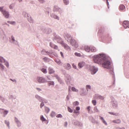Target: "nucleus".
Masks as SVG:
<instances>
[{
	"instance_id": "nucleus-12",
	"label": "nucleus",
	"mask_w": 129,
	"mask_h": 129,
	"mask_svg": "<svg viewBox=\"0 0 129 129\" xmlns=\"http://www.w3.org/2000/svg\"><path fill=\"white\" fill-rule=\"evenodd\" d=\"M14 120L18 127H19L21 126V122L16 117H14Z\"/></svg>"
},
{
	"instance_id": "nucleus-24",
	"label": "nucleus",
	"mask_w": 129,
	"mask_h": 129,
	"mask_svg": "<svg viewBox=\"0 0 129 129\" xmlns=\"http://www.w3.org/2000/svg\"><path fill=\"white\" fill-rule=\"evenodd\" d=\"M9 97L10 98H12V101L15 104H16V100L14 101H13V100L14 99H15L16 98V97L15 96H14L13 95L11 94L9 95Z\"/></svg>"
},
{
	"instance_id": "nucleus-6",
	"label": "nucleus",
	"mask_w": 129,
	"mask_h": 129,
	"mask_svg": "<svg viewBox=\"0 0 129 129\" xmlns=\"http://www.w3.org/2000/svg\"><path fill=\"white\" fill-rule=\"evenodd\" d=\"M79 93L80 95L84 96L86 95L87 93V92L84 88H81L79 89Z\"/></svg>"
},
{
	"instance_id": "nucleus-14",
	"label": "nucleus",
	"mask_w": 129,
	"mask_h": 129,
	"mask_svg": "<svg viewBox=\"0 0 129 129\" xmlns=\"http://www.w3.org/2000/svg\"><path fill=\"white\" fill-rule=\"evenodd\" d=\"M65 76L66 77V81L68 85H69L70 83V81L71 80V77L69 74H64Z\"/></svg>"
},
{
	"instance_id": "nucleus-48",
	"label": "nucleus",
	"mask_w": 129,
	"mask_h": 129,
	"mask_svg": "<svg viewBox=\"0 0 129 129\" xmlns=\"http://www.w3.org/2000/svg\"><path fill=\"white\" fill-rule=\"evenodd\" d=\"M90 50L92 52H95L96 51V49L94 47L91 46Z\"/></svg>"
},
{
	"instance_id": "nucleus-15",
	"label": "nucleus",
	"mask_w": 129,
	"mask_h": 129,
	"mask_svg": "<svg viewBox=\"0 0 129 129\" xmlns=\"http://www.w3.org/2000/svg\"><path fill=\"white\" fill-rule=\"evenodd\" d=\"M94 97L95 99H100L101 100H103L104 99V97L98 94H96L94 96Z\"/></svg>"
},
{
	"instance_id": "nucleus-57",
	"label": "nucleus",
	"mask_w": 129,
	"mask_h": 129,
	"mask_svg": "<svg viewBox=\"0 0 129 129\" xmlns=\"http://www.w3.org/2000/svg\"><path fill=\"white\" fill-rule=\"evenodd\" d=\"M77 126H79L80 127H82L83 126V124L81 122L78 121Z\"/></svg>"
},
{
	"instance_id": "nucleus-29",
	"label": "nucleus",
	"mask_w": 129,
	"mask_h": 129,
	"mask_svg": "<svg viewBox=\"0 0 129 129\" xmlns=\"http://www.w3.org/2000/svg\"><path fill=\"white\" fill-rule=\"evenodd\" d=\"M91 47H89L87 46H85L84 49L87 52H89L90 51Z\"/></svg>"
},
{
	"instance_id": "nucleus-5",
	"label": "nucleus",
	"mask_w": 129,
	"mask_h": 129,
	"mask_svg": "<svg viewBox=\"0 0 129 129\" xmlns=\"http://www.w3.org/2000/svg\"><path fill=\"white\" fill-rule=\"evenodd\" d=\"M63 36L65 39L69 42L73 38L70 34L66 32L64 33Z\"/></svg>"
},
{
	"instance_id": "nucleus-46",
	"label": "nucleus",
	"mask_w": 129,
	"mask_h": 129,
	"mask_svg": "<svg viewBox=\"0 0 129 129\" xmlns=\"http://www.w3.org/2000/svg\"><path fill=\"white\" fill-rule=\"evenodd\" d=\"M41 70L44 74H46L47 73V71L46 69L43 68L41 69Z\"/></svg>"
},
{
	"instance_id": "nucleus-40",
	"label": "nucleus",
	"mask_w": 129,
	"mask_h": 129,
	"mask_svg": "<svg viewBox=\"0 0 129 129\" xmlns=\"http://www.w3.org/2000/svg\"><path fill=\"white\" fill-rule=\"evenodd\" d=\"M71 90L73 91L77 92H78L79 90L76 89L74 87H71Z\"/></svg>"
},
{
	"instance_id": "nucleus-34",
	"label": "nucleus",
	"mask_w": 129,
	"mask_h": 129,
	"mask_svg": "<svg viewBox=\"0 0 129 129\" xmlns=\"http://www.w3.org/2000/svg\"><path fill=\"white\" fill-rule=\"evenodd\" d=\"M1 100L4 103L6 104L7 103V101L6 99L3 97L1 96Z\"/></svg>"
},
{
	"instance_id": "nucleus-18",
	"label": "nucleus",
	"mask_w": 129,
	"mask_h": 129,
	"mask_svg": "<svg viewBox=\"0 0 129 129\" xmlns=\"http://www.w3.org/2000/svg\"><path fill=\"white\" fill-rule=\"evenodd\" d=\"M43 31L44 33L49 34L51 32V30L50 28H44L43 30Z\"/></svg>"
},
{
	"instance_id": "nucleus-51",
	"label": "nucleus",
	"mask_w": 129,
	"mask_h": 129,
	"mask_svg": "<svg viewBox=\"0 0 129 129\" xmlns=\"http://www.w3.org/2000/svg\"><path fill=\"white\" fill-rule=\"evenodd\" d=\"M45 110L46 112L48 113L49 112L50 109L48 107H46L45 108Z\"/></svg>"
},
{
	"instance_id": "nucleus-7",
	"label": "nucleus",
	"mask_w": 129,
	"mask_h": 129,
	"mask_svg": "<svg viewBox=\"0 0 129 129\" xmlns=\"http://www.w3.org/2000/svg\"><path fill=\"white\" fill-rule=\"evenodd\" d=\"M1 62L4 63L5 65L7 68L9 67V63L8 61L2 57L1 56Z\"/></svg>"
},
{
	"instance_id": "nucleus-60",
	"label": "nucleus",
	"mask_w": 129,
	"mask_h": 129,
	"mask_svg": "<svg viewBox=\"0 0 129 129\" xmlns=\"http://www.w3.org/2000/svg\"><path fill=\"white\" fill-rule=\"evenodd\" d=\"M56 117L57 118H61L62 117V116L61 114H59L57 115Z\"/></svg>"
},
{
	"instance_id": "nucleus-41",
	"label": "nucleus",
	"mask_w": 129,
	"mask_h": 129,
	"mask_svg": "<svg viewBox=\"0 0 129 129\" xmlns=\"http://www.w3.org/2000/svg\"><path fill=\"white\" fill-rule=\"evenodd\" d=\"M55 113L53 111H52L50 114V116L51 117H53L55 116Z\"/></svg>"
},
{
	"instance_id": "nucleus-30",
	"label": "nucleus",
	"mask_w": 129,
	"mask_h": 129,
	"mask_svg": "<svg viewBox=\"0 0 129 129\" xmlns=\"http://www.w3.org/2000/svg\"><path fill=\"white\" fill-rule=\"evenodd\" d=\"M100 119L101 120L102 122L106 125H107V123L105 120L104 119V118L101 116H99Z\"/></svg>"
},
{
	"instance_id": "nucleus-2",
	"label": "nucleus",
	"mask_w": 129,
	"mask_h": 129,
	"mask_svg": "<svg viewBox=\"0 0 129 129\" xmlns=\"http://www.w3.org/2000/svg\"><path fill=\"white\" fill-rule=\"evenodd\" d=\"M89 70L90 74L91 75H94L98 71V69L97 67L92 66H89Z\"/></svg>"
},
{
	"instance_id": "nucleus-58",
	"label": "nucleus",
	"mask_w": 129,
	"mask_h": 129,
	"mask_svg": "<svg viewBox=\"0 0 129 129\" xmlns=\"http://www.w3.org/2000/svg\"><path fill=\"white\" fill-rule=\"evenodd\" d=\"M94 111L96 112H99V110L96 107H94Z\"/></svg>"
},
{
	"instance_id": "nucleus-22",
	"label": "nucleus",
	"mask_w": 129,
	"mask_h": 129,
	"mask_svg": "<svg viewBox=\"0 0 129 129\" xmlns=\"http://www.w3.org/2000/svg\"><path fill=\"white\" fill-rule=\"evenodd\" d=\"M62 45L64 47V48L68 50V51H70L71 50V48L68 45L64 43Z\"/></svg>"
},
{
	"instance_id": "nucleus-10",
	"label": "nucleus",
	"mask_w": 129,
	"mask_h": 129,
	"mask_svg": "<svg viewBox=\"0 0 129 129\" xmlns=\"http://www.w3.org/2000/svg\"><path fill=\"white\" fill-rule=\"evenodd\" d=\"M69 42L72 46H74L75 48H77L78 47L77 42L73 38Z\"/></svg>"
},
{
	"instance_id": "nucleus-8",
	"label": "nucleus",
	"mask_w": 129,
	"mask_h": 129,
	"mask_svg": "<svg viewBox=\"0 0 129 129\" xmlns=\"http://www.w3.org/2000/svg\"><path fill=\"white\" fill-rule=\"evenodd\" d=\"M47 55H49L51 58L53 57L54 56L56 57L57 56V54L52 50H51L49 51H47Z\"/></svg>"
},
{
	"instance_id": "nucleus-19",
	"label": "nucleus",
	"mask_w": 129,
	"mask_h": 129,
	"mask_svg": "<svg viewBox=\"0 0 129 129\" xmlns=\"http://www.w3.org/2000/svg\"><path fill=\"white\" fill-rule=\"evenodd\" d=\"M53 11L55 12H60L61 10L60 8L57 5H55L54 7Z\"/></svg>"
},
{
	"instance_id": "nucleus-36",
	"label": "nucleus",
	"mask_w": 129,
	"mask_h": 129,
	"mask_svg": "<svg viewBox=\"0 0 129 129\" xmlns=\"http://www.w3.org/2000/svg\"><path fill=\"white\" fill-rule=\"evenodd\" d=\"M108 113L110 114L116 116H119V114L117 113H114L111 112H109Z\"/></svg>"
},
{
	"instance_id": "nucleus-1",
	"label": "nucleus",
	"mask_w": 129,
	"mask_h": 129,
	"mask_svg": "<svg viewBox=\"0 0 129 129\" xmlns=\"http://www.w3.org/2000/svg\"><path fill=\"white\" fill-rule=\"evenodd\" d=\"M93 61L95 63L101 64L104 68L108 69L110 68L111 62L105 54H99L93 56Z\"/></svg>"
},
{
	"instance_id": "nucleus-37",
	"label": "nucleus",
	"mask_w": 129,
	"mask_h": 129,
	"mask_svg": "<svg viewBox=\"0 0 129 129\" xmlns=\"http://www.w3.org/2000/svg\"><path fill=\"white\" fill-rule=\"evenodd\" d=\"M22 14L23 16L25 17H28L29 16L28 14L25 11L23 12Z\"/></svg>"
},
{
	"instance_id": "nucleus-39",
	"label": "nucleus",
	"mask_w": 129,
	"mask_h": 129,
	"mask_svg": "<svg viewBox=\"0 0 129 129\" xmlns=\"http://www.w3.org/2000/svg\"><path fill=\"white\" fill-rule=\"evenodd\" d=\"M72 121L73 123L75 125L77 126L79 121L77 120L73 119L72 120Z\"/></svg>"
},
{
	"instance_id": "nucleus-56",
	"label": "nucleus",
	"mask_w": 129,
	"mask_h": 129,
	"mask_svg": "<svg viewBox=\"0 0 129 129\" xmlns=\"http://www.w3.org/2000/svg\"><path fill=\"white\" fill-rule=\"evenodd\" d=\"M64 3L66 5H67L69 4V0H63Z\"/></svg>"
},
{
	"instance_id": "nucleus-53",
	"label": "nucleus",
	"mask_w": 129,
	"mask_h": 129,
	"mask_svg": "<svg viewBox=\"0 0 129 129\" xmlns=\"http://www.w3.org/2000/svg\"><path fill=\"white\" fill-rule=\"evenodd\" d=\"M40 102H41V103L40 104V108L41 109L42 108V107L44 106L45 105L43 102L42 101Z\"/></svg>"
},
{
	"instance_id": "nucleus-33",
	"label": "nucleus",
	"mask_w": 129,
	"mask_h": 129,
	"mask_svg": "<svg viewBox=\"0 0 129 129\" xmlns=\"http://www.w3.org/2000/svg\"><path fill=\"white\" fill-rule=\"evenodd\" d=\"M54 38H53V41H54V40H57L60 37H59L58 35H56V34H55V33H54Z\"/></svg>"
},
{
	"instance_id": "nucleus-50",
	"label": "nucleus",
	"mask_w": 129,
	"mask_h": 129,
	"mask_svg": "<svg viewBox=\"0 0 129 129\" xmlns=\"http://www.w3.org/2000/svg\"><path fill=\"white\" fill-rule=\"evenodd\" d=\"M125 8V6L123 5H121L119 7V9L120 10H122L124 9Z\"/></svg>"
},
{
	"instance_id": "nucleus-45",
	"label": "nucleus",
	"mask_w": 129,
	"mask_h": 129,
	"mask_svg": "<svg viewBox=\"0 0 129 129\" xmlns=\"http://www.w3.org/2000/svg\"><path fill=\"white\" fill-rule=\"evenodd\" d=\"M86 88L88 91H89V90H90L91 89V86L90 85H87L86 86Z\"/></svg>"
},
{
	"instance_id": "nucleus-55",
	"label": "nucleus",
	"mask_w": 129,
	"mask_h": 129,
	"mask_svg": "<svg viewBox=\"0 0 129 129\" xmlns=\"http://www.w3.org/2000/svg\"><path fill=\"white\" fill-rule=\"evenodd\" d=\"M68 111L72 113L73 112V110L71 108L69 107H68Z\"/></svg>"
},
{
	"instance_id": "nucleus-9",
	"label": "nucleus",
	"mask_w": 129,
	"mask_h": 129,
	"mask_svg": "<svg viewBox=\"0 0 129 129\" xmlns=\"http://www.w3.org/2000/svg\"><path fill=\"white\" fill-rule=\"evenodd\" d=\"M10 39V42L11 43L17 45L18 44V42L17 41L15 40L14 37L13 36H11V38H9Z\"/></svg>"
},
{
	"instance_id": "nucleus-31",
	"label": "nucleus",
	"mask_w": 129,
	"mask_h": 129,
	"mask_svg": "<svg viewBox=\"0 0 129 129\" xmlns=\"http://www.w3.org/2000/svg\"><path fill=\"white\" fill-rule=\"evenodd\" d=\"M85 63L83 62H81L78 64V66L80 68H82L84 65Z\"/></svg>"
},
{
	"instance_id": "nucleus-3",
	"label": "nucleus",
	"mask_w": 129,
	"mask_h": 129,
	"mask_svg": "<svg viewBox=\"0 0 129 129\" xmlns=\"http://www.w3.org/2000/svg\"><path fill=\"white\" fill-rule=\"evenodd\" d=\"M111 105L114 109L116 108L118 106V103L117 101L113 98L111 99V101L110 102Z\"/></svg>"
},
{
	"instance_id": "nucleus-52",
	"label": "nucleus",
	"mask_w": 129,
	"mask_h": 129,
	"mask_svg": "<svg viewBox=\"0 0 129 129\" xmlns=\"http://www.w3.org/2000/svg\"><path fill=\"white\" fill-rule=\"evenodd\" d=\"M40 119L42 121H45L46 120V119L44 118V117H43V116L42 115H41L40 116Z\"/></svg>"
},
{
	"instance_id": "nucleus-17",
	"label": "nucleus",
	"mask_w": 129,
	"mask_h": 129,
	"mask_svg": "<svg viewBox=\"0 0 129 129\" xmlns=\"http://www.w3.org/2000/svg\"><path fill=\"white\" fill-rule=\"evenodd\" d=\"M63 67L65 69L68 70L70 69L71 68V65L68 63H66L63 65Z\"/></svg>"
},
{
	"instance_id": "nucleus-20",
	"label": "nucleus",
	"mask_w": 129,
	"mask_h": 129,
	"mask_svg": "<svg viewBox=\"0 0 129 129\" xmlns=\"http://www.w3.org/2000/svg\"><path fill=\"white\" fill-rule=\"evenodd\" d=\"M54 76L58 80V82L60 84H62L63 83V81L61 80L59 76L56 74H54Z\"/></svg>"
},
{
	"instance_id": "nucleus-25",
	"label": "nucleus",
	"mask_w": 129,
	"mask_h": 129,
	"mask_svg": "<svg viewBox=\"0 0 129 129\" xmlns=\"http://www.w3.org/2000/svg\"><path fill=\"white\" fill-rule=\"evenodd\" d=\"M50 16L52 18H53L57 20H59V17H58L54 14L53 13L51 14Z\"/></svg>"
},
{
	"instance_id": "nucleus-32",
	"label": "nucleus",
	"mask_w": 129,
	"mask_h": 129,
	"mask_svg": "<svg viewBox=\"0 0 129 129\" xmlns=\"http://www.w3.org/2000/svg\"><path fill=\"white\" fill-rule=\"evenodd\" d=\"M27 19L28 21L30 23H33V20L32 19V18H31L30 16L29 15V17H27Z\"/></svg>"
},
{
	"instance_id": "nucleus-42",
	"label": "nucleus",
	"mask_w": 129,
	"mask_h": 129,
	"mask_svg": "<svg viewBox=\"0 0 129 129\" xmlns=\"http://www.w3.org/2000/svg\"><path fill=\"white\" fill-rule=\"evenodd\" d=\"M47 51H46L44 49H43L41 51V53L43 55H47Z\"/></svg>"
},
{
	"instance_id": "nucleus-59",
	"label": "nucleus",
	"mask_w": 129,
	"mask_h": 129,
	"mask_svg": "<svg viewBox=\"0 0 129 129\" xmlns=\"http://www.w3.org/2000/svg\"><path fill=\"white\" fill-rule=\"evenodd\" d=\"M74 113L76 114V115L77 116H78L79 114V111H77L76 110L74 111Z\"/></svg>"
},
{
	"instance_id": "nucleus-23",
	"label": "nucleus",
	"mask_w": 129,
	"mask_h": 129,
	"mask_svg": "<svg viewBox=\"0 0 129 129\" xmlns=\"http://www.w3.org/2000/svg\"><path fill=\"white\" fill-rule=\"evenodd\" d=\"M35 98L37 100L39 101L40 102L42 101L43 98L42 97L38 94H37L35 95Z\"/></svg>"
},
{
	"instance_id": "nucleus-49",
	"label": "nucleus",
	"mask_w": 129,
	"mask_h": 129,
	"mask_svg": "<svg viewBox=\"0 0 129 129\" xmlns=\"http://www.w3.org/2000/svg\"><path fill=\"white\" fill-rule=\"evenodd\" d=\"M91 109V107L90 106H88L87 107V109L88 111V113H92V112L90 111Z\"/></svg>"
},
{
	"instance_id": "nucleus-61",
	"label": "nucleus",
	"mask_w": 129,
	"mask_h": 129,
	"mask_svg": "<svg viewBox=\"0 0 129 129\" xmlns=\"http://www.w3.org/2000/svg\"><path fill=\"white\" fill-rule=\"evenodd\" d=\"M73 105L75 106H76L78 105L79 104V103L77 102L76 101L74 102L73 103Z\"/></svg>"
},
{
	"instance_id": "nucleus-43",
	"label": "nucleus",
	"mask_w": 129,
	"mask_h": 129,
	"mask_svg": "<svg viewBox=\"0 0 129 129\" xmlns=\"http://www.w3.org/2000/svg\"><path fill=\"white\" fill-rule=\"evenodd\" d=\"M55 62L58 65H60L61 63V62L60 60L58 59H56L55 60Z\"/></svg>"
},
{
	"instance_id": "nucleus-35",
	"label": "nucleus",
	"mask_w": 129,
	"mask_h": 129,
	"mask_svg": "<svg viewBox=\"0 0 129 129\" xmlns=\"http://www.w3.org/2000/svg\"><path fill=\"white\" fill-rule=\"evenodd\" d=\"M48 86H49L51 85H53L54 86V82L53 81H50L48 82Z\"/></svg>"
},
{
	"instance_id": "nucleus-54",
	"label": "nucleus",
	"mask_w": 129,
	"mask_h": 129,
	"mask_svg": "<svg viewBox=\"0 0 129 129\" xmlns=\"http://www.w3.org/2000/svg\"><path fill=\"white\" fill-rule=\"evenodd\" d=\"M1 69H2L3 71L5 69H6L3 65L2 64H1Z\"/></svg>"
},
{
	"instance_id": "nucleus-26",
	"label": "nucleus",
	"mask_w": 129,
	"mask_h": 129,
	"mask_svg": "<svg viewBox=\"0 0 129 129\" xmlns=\"http://www.w3.org/2000/svg\"><path fill=\"white\" fill-rule=\"evenodd\" d=\"M50 46L52 48H54L55 49H58V47L57 46L55 45L51 42L50 43Z\"/></svg>"
},
{
	"instance_id": "nucleus-21",
	"label": "nucleus",
	"mask_w": 129,
	"mask_h": 129,
	"mask_svg": "<svg viewBox=\"0 0 129 129\" xmlns=\"http://www.w3.org/2000/svg\"><path fill=\"white\" fill-rule=\"evenodd\" d=\"M89 118V119L91 121L92 123L96 124H98L99 123L98 121L97 120H95L92 116H90Z\"/></svg>"
},
{
	"instance_id": "nucleus-44",
	"label": "nucleus",
	"mask_w": 129,
	"mask_h": 129,
	"mask_svg": "<svg viewBox=\"0 0 129 129\" xmlns=\"http://www.w3.org/2000/svg\"><path fill=\"white\" fill-rule=\"evenodd\" d=\"M5 124L7 125L8 128H10V126H9L10 123L9 121L6 120H5Z\"/></svg>"
},
{
	"instance_id": "nucleus-38",
	"label": "nucleus",
	"mask_w": 129,
	"mask_h": 129,
	"mask_svg": "<svg viewBox=\"0 0 129 129\" xmlns=\"http://www.w3.org/2000/svg\"><path fill=\"white\" fill-rule=\"evenodd\" d=\"M112 122L115 123H120L121 122V121L120 119H117L116 120H113Z\"/></svg>"
},
{
	"instance_id": "nucleus-11",
	"label": "nucleus",
	"mask_w": 129,
	"mask_h": 129,
	"mask_svg": "<svg viewBox=\"0 0 129 129\" xmlns=\"http://www.w3.org/2000/svg\"><path fill=\"white\" fill-rule=\"evenodd\" d=\"M2 13L5 18H9L10 15L8 11L6 10H3Z\"/></svg>"
},
{
	"instance_id": "nucleus-16",
	"label": "nucleus",
	"mask_w": 129,
	"mask_h": 129,
	"mask_svg": "<svg viewBox=\"0 0 129 129\" xmlns=\"http://www.w3.org/2000/svg\"><path fill=\"white\" fill-rule=\"evenodd\" d=\"M123 25L125 28H126L127 27L129 28V21H123Z\"/></svg>"
},
{
	"instance_id": "nucleus-63",
	"label": "nucleus",
	"mask_w": 129,
	"mask_h": 129,
	"mask_svg": "<svg viewBox=\"0 0 129 129\" xmlns=\"http://www.w3.org/2000/svg\"><path fill=\"white\" fill-rule=\"evenodd\" d=\"M92 102L94 105L95 106L96 104V100H93L92 101Z\"/></svg>"
},
{
	"instance_id": "nucleus-28",
	"label": "nucleus",
	"mask_w": 129,
	"mask_h": 129,
	"mask_svg": "<svg viewBox=\"0 0 129 129\" xmlns=\"http://www.w3.org/2000/svg\"><path fill=\"white\" fill-rule=\"evenodd\" d=\"M57 42L58 43L61 44L62 45L64 43V42L60 37L57 40Z\"/></svg>"
},
{
	"instance_id": "nucleus-13",
	"label": "nucleus",
	"mask_w": 129,
	"mask_h": 129,
	"mask_svg": "<svg viewBox=\"0 0 129 129\" xmlns=\"http://www.w3.org/2000/svg\"><path fill=\"white\" fill-rule=\"evenodd\" d=\"M2 111H1V114H2V116L4 117H5L8 114L9 112V111L3 109L1 108V110Z\"/></svg>"
},
{
	"instance_id": "nucleus-64",
	"label": "nucleus",
	"mask_w": 129,
	"mask_h": 129,
	"mask_svg": "<svg viewBox=\"0 0 129 129\" xmlns=\"http://www.w3.org/2000/svg\"><path fill=\"white\" fill-rule=\"evenodd\" d=\"M75 55L78 57L80 56H81V54L80 53L76 52L75 53Z\"/></svg>"
},
{
	"instance_id": "nucleus-47",
	"label": "nucleus",
	"mask_w": 129,
	"mask_h": 129,
	"mask_svg": "<svg viewBox=\"0 0 129 129\" xmlns=\"http://www.w3.org/2000/svg\"><path fill=\"white\" fill-rule=\"evenodd\" d=\"M14 6L15 4L14 3H12L10 5L9 8L11 9H13Z\"/></svg>"
},
{
	"instance_id": "nucleus-27",
	"label": "nucleus",
	"mask_w": 129,
	"mask_h": 129,
	"mask_svg": "<svg viewBox=\"0 0 129 129\" xmlns=\"http://www.w3.org/2000/svg\"><path fill=\"white\" fill-rule=\"evenodd\" d=\"M49 73L50 74L53 73L55 72V71L51 67H49L48 69Z\"/></svg>"
},
{
	"instance_id": "nucleus-4",
	"label": "nucleus",
	"mask_w": 129,
	"mask_h": 129,
	"mask_svg": "<svg viewBox=\"0 0 129 129\" xmlns=\"http://www.w3.org/2000/svg\"><path fill=\"white\" fill-rule=\"evenodd\" d=\"M36 80V82L40 84L44 83L47 81L46 79L43 77H38Z\"/></svg>"
},
{
	"instance_id": "nucleus-62",
	"label": "nucleus",
	"mask_w": 129,
	"mask_h": 129,
	"mask_svg": "<svg viewBox=\"0 0 129 129\" xmlns=\"http://www.w3.org/2000/svg\"><path fill=\"white\" fill-rule=\"evenodd\" d=\"M42 101L44 103H47L48 102L47 101L46 99L43 98Z\"/></svg>"
}]
</instances>
